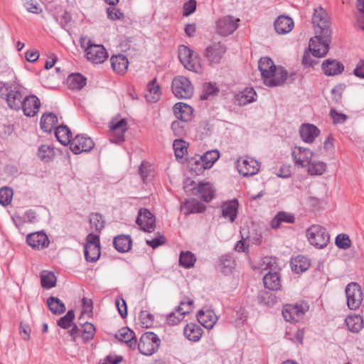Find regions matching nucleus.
I'll return each mask as SVG.
<instances>
[{"instance_id": "45", "label": "nucleus", "mask_w": 364, "mask_h": 364, "mask_svg": "<svg viewBox=\"0 0 364 364\" xmlns=\"http://www.w3.org/2000/svg\"><path fill=\"white\" fill-rule=\"evenodd\" d=\"M56 277L51 272H43L41 274V285L43 288L51 289L56 285Z\"/></svg>"}, {"instance_id": "59", "label": "nucleus", "mask_w": 364, "mask_h": 364, "mask_svg": "<svg viewBox=\"0 0 364 364\" xmlns=\"http://www.w3.org/2000/svg\"><path fill=\"white\" fill-rule=\"evenodd\" d=\"M203 93L200 96V98L202 100H207L209 97V96L214 95L215 93L218 92V89L215 85H213L210 82H208V83H205L203 85Z\"/></svg>"}, {"instance_id": "8", "label": "nucleus", "mask_w": 364, "mask_h": 364, "mask_svg": "<svg viewBox=\"0 0 364 364\" xmlns=\"http://www.w3.org/2000/svg\"><path fill=\"white\" fill-rule=\"evenodd\" d=\"M178 58L183 66L188 70L198 72L199 64L193 51L186 46H181L178 49Z\"/></svg>"}, {"instance_id": "24", "label": "nucleus", "mask_w": 364, "mask_h": 364, "mask_svg": "<svg viewBox=\"0 0 364 364\" xmlns=\"http://www.w3.org/2000/svg\"><path fill=\"white\" fill-rule=\"evenodd\" d=\"M197 319L205 328L211 329L215 324L218 317L212 310H200L197 314Z\"/></svg>"}, {"instance_id": "60", "label": "nucleus", "mask_w": 364, "mask_h": 364, "mask_svg": "<svg viewBox=\"0 0 364 364\" xmlns=\"http://www.w3.org/2000/svg\"><path fill=\"white\" fill-rule=\"evenodd\" d=\"M23 5L28 12L33 14H38L41 11V9L38 7V4L36 0H23Z\"/></svg>"}, {"instance_id": "62", "label": "nucleus", "mask_w": 364, "mask_h": 364, "mask_svg": "<svg viewBox=\"0 0 364 364\" xmlns=\"http://www.w3.org/2000/svg\"><path fill=\"white\" fill-rule=\"evenodd\" d=\"M330 117L333 119L334 124L343 123L347 119V116L346 114L337 112L335 109H331Z\"/></svg>"}, {"instance_id": "6", "label": "nucleus", "mask_w": 364, "mask_h": 364, "mask_svg": "<svg viewBox=\"0 0 364 364\" xmlns=\"http://www.w3.org/2000/svg\"><path fill=\"white\" fill-rule=\"evenodd\" d=\"M172 91L177 98L188 99L193 95V87L187 77L177 76L172 81Z\"/></svg>"}, {"instance_id": "39", "label": "nucleus", "mask_w": 364, "mask_h": 364, "mask_svg": "<svg viewBox=\"0 0 364 364\" xmlns=\"http://www.w3.org/2000/svg\"><path fill=\"white\" fill-rule=\"evenodd\" d=\"M84 255L87 262H95L100 256V248L98 245H85Z\"/></svg>"}, {"instance_id": "5", "label": "nucleus", "mask_w": 364, "mask_h": 364, "mask_svg": "<svg viewBox=\"0 0 364 364\" xmlns=\"http://www.w3.org/2000/svg\"><path fill=\"white\" fill-rule=\"evenodd\" d=\"M347 306L350 310H357L360 306L363 295L361 287L356 282H350L345 289Z\"/></svg>"}, {"instance_id": "35", "label": "nucleus", "mask_w": 364, "mask_h": 364, "mask_svg": "<svg viewBox=\"0 0 364 364\" xmlns=\"http://www.w3.org/2000/svg\"><path fill=\"white\" fill-rule=\"evenodd\" d=\"M202 328L195 323H188L184 328V336L191 341H198L202 336Z\"/></svg>"}, {"instance_id": "25", "label": "nucleus", "mask_w": 364, "mask_h": 364, "mask_svg": "<svg viewBox=\"0 0 364 364\" xmlns=\"http://www.w3.org/2000/svg\"><path fill=\"white\" fill-rule=\"evenodd\" d=\"M343 70V65L335 59H327L322 63V70L328 76L339 75Z\"/></svg>"}, {"instance_id": "47", "label": "nucleus", "mask_w": 364, "mask_h": 364, "mask_svg": "<svg viewBox=\"0 0 364 364\" xmlns=\"http://www.w3.org/2000/svg\"><path fill=\"white\" fill-rule=\"evenodd\" d=\"M258 301L267 306H272L277 302V297L274 294L267 291H262L257 296Z\"/></svg>"}, {"instance_id": "18", "label": "nucleus", "mask_w": 364, "mask_h": 364, "mask_svg": "<svg viewBox=\"0 0 364 364\" xmlns=\"http://www.w3.org/2000/svg\"><path fill=\"white\" fill-rule=\"evenodd\" d=\"M291 154L295 165L299 167H305L309 165L313 156V153L310 149L297 146L294 147Z\"/></svg>"}, {"instance_id": "23", "label": "nucleus", "mask_w": 364, "mask_h": 364, "mask_svg": "<svg viewBox=\"0 0 364 364\" xmlns=\"http://www.w3.org/2000/svg\"><path fill=\"white\" fill-rule=\"evenodd\" d=\"M301 138L304 142L312 143L319 135V129L311 124H303L299 129Z\"/></svg>"}, {"instance_id": "21", "label": "nucleus", "mask_w": 364, "mask_h": 364, "mask_svg": "<svg viewBox=\"0 0 364 364\" xmlns=\"http://www.w3.org/2000/svg\"><path fill=\"white\" fill-rule=\"evenodd\" d=\"M274 25L277 33L287 34L293 29L294 23L289 16L281 15L274 21Z\"/></svg>"}, {"instance_id": "13", "label": "nucleus", "mask_w": 364, "mask_h": 364, "mask_svg": "<svg viewBox=\"0 0 364 364\" xmlns=\"http://www.w3.org/2000/svg\"><path fill=\"white\" fill-rule=\"evenodd\" d=\"M94 142L90 137L77 135L70 143V149L75 154L90 151L94 147Z\"/></svg>"}, {"instance_id": "57", "label": "nucleus", "mask_w": 364, "mask_h": 364, "mask_svg": "<svg viewBox=\"0 0 364 364\" xmlns=\"http://www.w3.org/2000/svg\"><path fill=\"white\" fill-rule=\"evenodd\" d=\"M336 245L341 249L347 250L351 246V240L348 235L340 234L336 238Z\"/></svg>"}, {"instance_id": "42", "label": "nucleus", "mask_w": 364, "mask_h": 364, "mask_svg": "<svg viewBox=\"0 0 364 364\" xmlns=\"http://www.w3.org/2000/svg\"><path fill=\"white\" fill-rule=\"evenodd\" d=\"M237 207L238 204L236 200L224 204L222 210L223 216L229 218L231 222H234L237 217Z\"/></svg>"}, {"instance_id": "38", "label": "nucleus", "mask_w": 364, "mask_h": 364, "mask_svg": "<svg viewBox=\"0 0 364 364\" xmlns=\"http://www.w3.org/2000/svg\"><path fill=\"white\" fill-rule=\"evenodd\" d=\"M47 305L49 310L56 315L62 314L66 310L64 303L60 299L55 296H50L47 299Z\"/></svg>"}, {"instance_id": "46", "label": "nucleus", "mask_w": 364, "mask_h": 364, "mask_svg": "<svg viewBox=\"0 0 364 364\" xmlns=\"http://www.w3.org/2000/svg\"><path fill=\"white\" fill-rule=\"evenodd\" d=\"M196 261L195 255L190 251L181 252L179 256V263L186 268L193 267Z\"/></svg>"}, {"instance_id": "63", "label": "nucleus", "mask_w": 364, "mask_h": 364, "mask_svg": "<svg viewBox=\"0 0 364 364\" xmlns=\"http://www.w3.org/2000/svg\"><path fill=\"white\" fill-rule=\"evenodd\" d=\"M117 310L122 318L127 316V307L126 301L122 298H117L115 301Z\"/></svg>"}, {"instance_id": "31", "label": "nucleus", "mask_w": 364, "mask_h": 364, "mask_svg": "<svg viewBox=\"0 0 364 364\" xmlns=\"http://www.w3.org/2000/svg\"><path fill=\"white\" fill-rule=\"evenodd\" d=\"M58 122V118L54 113H45L41 119V128L45 132H50L57 127Z\"/></svg>"}, {"instance_id": "58", "label": "nucleus", "mask_w": 364, "mask_h": 364, "mask_svg": "<svg viewBox=\"0 0 364 364\" xmlns=\"http://www.w3.org/2000/svg\"><path fill=\"white\" fill-rule=\"evenodd\" d=\"M186 122L176 120L172 122L171 124V129L173 130L174 134L178 136H181L186 133Z\"/></svg>"}, {"instance_id": "56", "label": "nucleus", "mask_w": 364, "mask_h": 364, "mask_svg": "<svg viewBox=\"0 0 364 364\" xmlns=\"http://www.w3.org/2000/svg\"><path fill=\"white\" fill-rule=\"evenodd\" d=\"M262 239V233L257 229H252L247 232V235L245 237V240H247L249 242L256 245L261 244Z\"/></svg>"}, {"instance_id": "14", "label": "nucleus", "mask_w": 364, "mask_h": 364, "mask_svg": "<svg viewBox=\"0 0 364 364\" xmlns=\"http://www.w3.org/2000/svg\"><path fill=\"white\" fill-rule=\"evenodd\" d=\"M226 48L221 43H213L206 48L205 56L210 65L218 64L223 58Z\"/></svg>"}, {"instance_id": "30", "label": "nucleus", "mask_w": 364, "mask_h": 364, "mask_svg": "<svg viewBox=\"0 0 364 364\" xmlns=\"http://www.w3.org/2000/svg\"><path fill=\"white\" fill-rule=\"evenodd\" d=\"M112 68L114 72L118 74H124L127 68L129 62L127 58L123 55H114L110 59Z\"/></svg>"}, {"instance_id": "61", "label": "nucleus", "mask_w": 364, "mask_h": 364, "mask_svg": "<svg viewBox=\"0 0 364 364\" xmlns=\"http://www.w3.org/2000/svg\"><path fill=\"white\" fill-rule=\"evenodd\" d=\"M140 320L145 328H149L153 323L154 316L146 311H142L140 314Z\"/></svg>"}, {"instance_id": "11", "label": "nucleus", "mask_w": 364, "mask_h": 364, "mask_svg": "<svg viewBox=\"0 0 364 364\" xmlns=\"http://www.w3.org/2000/svg\"><path fill=\"white\" fill-rule=\"evenodd\" d=\"M259 164L252 158H240L237 161V168L244 176L256 174L259 170Z\"/></svg>"}, {"instance_id": "52", "label": "nucleus", "mask_w": 364, "mask_h": 364, "mask_svg": "<svg viewBox=\"0 0 364 364\" xmlns=\"http://www.w3.org/2000/svg\"><path fill=\"white\" fill-rule=\"evenodd\" d=\"M75 318V312L73 310H69L68 313L58 320V325L63 328H68L72 326Z\"/></svg>"}, {"instance_id": "15", "label": "nucleus", "mask_w": 364, "mask_h": 364, "mask_svg": "<svg viewBox=\"0 0 364 364\" xmlns=\"http://www.w3.org/2000/svg\"><path fill=\"white\" fill-rule=\"evenodd\" d=\"M26 242L29 246L35 250H43L49 245L50 241L43 231H38L28 234Z\"/></svg>"}, {"instance_id": "29", "label": "nucleus", "mask_w": 364, "mask_h": 364, "mask_svg": "<svg viewBox=\"0 0 364 364\" xmlns=\"http://www.w3.org/2000/svg\"><path fill=\"white\" fill-rule=\"evenodd\" d=\"M264 287L273 291L279 290L282 284L279 274L274 272H269L263 278Z\"/></svg>"}, {"instance_id": "4", "label": "nucleus", "mask_w": 364, "mask_h": 364, "mask_svg": "<svg viewBox=\"0 0 364 364\" xmlns=\"http://www.w3.org/2000/svg\"><path fill=\"white\" fill-rule=\"evenodd\" d=\"M220 157V153L218 150H210L206 151L200 156L199 159L196 160L191 164V171L196 175H199L205 169L210 168Z\"/></svg>"}, {"instance_id": "9", "label": "nucleus", "mask_w": 364, "mask_h": 364, "mask_svg": "<svg viewBox=\"0 0 364 364\" xmlns=\"http://www.w3.org/2000/svg\"><path fill=\"white\" fill-rule=\"evenodd\" d=\"M193 305V301L189 299L181 301L176 312H172L167 316V323L169 325H177L184 318V316L191 312Z\"/></svg>"}, {"instance_id": "17", "label": "nucleus", "mask_w": 364, "mask_h": 364, "mask_svg": "<svg viewBox=\"0 0 364 364\" xmlns=\"http://www.w3.org/2000/svg\"><path fill=\"white\" fill-rule=\"evenodd\" d=\"M306 309L302 305H286L282 310V315L288 322H298L304 316Z\"/></svg>"}, {"instance_id": "22", "label": "nucleus", "mask_w": 364, "mask_h": 364, "mask_svg": "<svg viewBox=\"0 0 364 364\" xmlns=\"http://www.w3.org/2000/svg\"><path fill=\"white\" fill-rule=\"evenodd\" d=\"M257 93L252 87H245L244 90L239 91L235 95V102L243 106L256 100Z\"/></svg>"}, {"instance_id": "53", "label": "nucleus", "mask_w": 364, "mask_h": 364, "mask_svg": "<svg viewBox=\"0 0 364 364\" xmlns=\"http://www.w3.org/2000/svg\"><path fill=\"white\" fill-rule=\"evenodd\" d=\"M326 168V164L321 161H315L309 164L308 172L311 175H321Z\"/></svg>"}, {"instance_id": "64", "label": "nucleus", "mask_w": 364, "mask_h": 364, "mask_svg": "<svg viewBox=\"0 0 364 364\" xmlns=\"http://www.w3.org/2000/svg\"><path fill=\"white\" fill-rule=\"evenodd\" d=\"M107 17L111 20H118L124 17L123 13L115 7H109L107 10Z\"/></svg>"}, {"instance_id": "19", "label": "nucleus", "mask_w": 364, "mask_h": 364, "mask_svg": "<svg viewBox=\"0 0 364 364\" xmlns=\"http://www.w3.org/2000/svg\"><path fill=\"white\" fill-rule=\"evenodd\" d=\"M22 109L25 115L34 117L39 111L41 102L36 95L25 96L22 102Z\"/></svg>"}, {"instance_id": "28", "label": "nucleus", "mask_w": 364, "mask_h": 364, "mask_svg": "<svg viewBox=\"0 0 364 364\" xmlns=\"http://www.w3.org/2000/svg\"><path fill=\"white\" fill-rule=\"evenodd\" d=\"M258 64L259 70L264 82L265 79L273 75V71L277 66L272 59L268 57L261 58Z\"/></svg>"}, {"instance_id": "40", "label": "nucleus", "mask_w": 364, "mask_h": 364, "mask_svg": "<svg viewBox=\"0 0 364 364\" xmlns=\"http://www.w3.org/2000/svg\"><path fill=\"white\" fill-rule=\"evenodd\" d=\"M345 322L349 331L353 333L359 332L363 327V321L360 316H348Z\"/></svg>"}, {"instance_id": "10", "label": "nucleus", "mask_w": 364, "mask_h": 364, "mask_svg": "<svg viewBox=\"0 0 364 364\" xmlns=\"http://www.w3.org/2000/svg\"><path fill=\"white\" fill-rule=\"evenodd\" d=\"M239 21L232 16H223L216 22L217 32L224 36L230 35L237 28Z\"/></svg>"}, {"instance_id": "7", "label": "nucleus", "mask_w": 364, "mask_h": 364, "mask_svg": "<svg viewBox=\"0 0 364 364\" xmlns=\"http://www.w3.org/2000/svg\"><path fill=\"white\" fill-rule=\"evenodd\" d=\"M160 339L153 332L144 333L138 343L139 350L144 355H151L159 348Z\"/></svg>"}, {"instance_id": "27", "label": "nucleus", "mask_w": 364, "mask_h": 364, "mask_svg": "<svg viewBox=\"0 0 364 364\" xmlns=\"http://www.w3.org/2000/svg\"><path fill=\"white\" fill-rule=\"evenodd\" d=\"M173 112L178 119L188 122L191 119L193 109L186 103L178 102L173 106Z\"/></svg>"}, {"instance_id": "50", "label": "nucleus", "mask_w": 364, "mask_h": 364, "mask_svg": "<svg viewBox=\"0 0 364 364\" xmlns=\"http://www.w3.org/2000/svg\"><path fill=\"white\" fill-rule=\"evenodd\" d=\"M82 337L85 341H89L94 337L95 333V328L91 323L85 322L82 324Z\"/></svg>"}, {"instance_id": "32", "label": "nucleus", "mask_w": 364, "mask_h": 364, "mask_svg": "<svg viewBox=\"0 0 364 364\" xmlns=\"http://www.w3.org/2000/svg\"><path fill=\"white\" fill-rule=\"evenodd\" d=\"M115 338L119 341L129 343V347L134 348L136 345V339L134 336L133 331L128 328H122L117 333L115 334Z\"/></svg>"}, {"instance_id": "26", "label": "nucleus", "mask_w": 364, "mask_h": 364, "mask_svg": "<svg viewBox=\"0 0 364 364\" xmlns=\"http://www.w3.org/2000/svg\"><path fill=\"white\" fill-rule=\"evenodd\" d=\"M23 98L21 92L16 89L11 90L6 95L7 104L14 110H20L22 108Z\"/></svg>"}, {"instance_id": "43", "label": "nucleus", "mask_w": 364, "mask_h": 364, "mask_svg": "<svg viewBox=\"0 0 364 364\" xmlns=\"http://www.w3.org/2000/svg\"><path fill=\"white\" fill-rule=\"evenodd\" d=\"M291 269L296 273L304 272L310 267V262L304 256H298L291 262Z\"/></svg>"}, {"instance_id": "41", "label": "nucleus", "mask_w": 364, "mask_h": 364, "mask_svg": "<svg viewBox=\"0 0 364 364\" xmlns=\"http://www.w3.org/2000/svg\"><path fill=\"white\" fill-rule=\"evenodd\" d=\"M148 90L145 94V97L147 101L151 102H155L159 100L160 97V88L159 85L156 82V78L152 80V81L147 86Z\"/></svg>"}, {"instance_id": "3", "label": "nucleus", "mask_w": 364, "mask_h": 364, "mask_svg": "<svg viewBox=\"0 0 364 364\" xmlns=\"http://www.w3.org/2000/svg\"><path fill=\"white\" fill-rule=\"evenodd\" d=\"M306 237L311 245L318 248L325 247L330 240L326 228L319 225H313L306 230Z\"/></svg>"}, {"instance_id": "36", "label": "nucleus", "mask_w": 364, "mask_h": 364, "mask_svg": "<svg viewBox=\"0 0 364 364\" xmlns=\"http://www.w3.org/2000/svg\"><path fill=\"white\" fill-rule=\"evenodd\" d=\"M205 210V205L196 199H189L184 202L182 205V210L184 211L185 214L202 213Z\"/></svg>"}, {"instance_id": "37", "label": "nucleus", "mask_w": 364, "mask_h": 364, "mask_svg": "<svg viewBox=\"0 0 364 364\" xmlns=\"http://www.w3.org/2000/svg\"><path fill=\"white\" fill-rule=\"evenodd\" d=\"M55 136L63 145L70 144L72 133L70 129L65 125H60L55 128Z\"/></svg>"}, {"instance_id": "34", "label": "nucleus", "mask_w": 364, "mask_h": 364, "mask_svg": "<svg viewBox=\"0 0 364 364\" xmlns=\"http://www.w3.org/2000/svg\"><path fill=\"white\" fill-rule=\"evenodd\" d=\"M113 244L118 252H126L131 249L132 240L129 236L122 235L114 238Z\"/></svg>"}, {"instance_id": "49", "label": "nucleus", "mask_w": 364, "mask_h": 364, "mask_svg": "<svg viewBox=\"0 0 364 364\" xmlns=\"http://www.w3.org/2000/svg\"><path fill=\"white\" fill-rule=\"evenodd\" d=\"M175 156L177 159H182L187 153V144L182 139H175L173 144Z\"/></svg>"}, {"instance_id": "51", "label": "nucleus", "mask_w": 364, "mask_h": 364, "mask_svg": "<svg viewBox=\"0 0 364 364\" xmlns=\"http://www.w3.org/2000/svg\"><path fill=\"white\" fill-rule=\"evenodd\" d=\"M53 155V150L49 145L43 144L38 148V156L41 160L48 161L51 159Z\"/></svg>"}, {"instance_id": "55", "label": "nucleus", "mask_w": 364, "mask_h": 364, "mask_svg": "<svg viewBox=\"0 0 364 364\" xmlns=\"http://www.w3.org/2000/svg\"><path fill=\"white\" fill-rule=\"evenodd\" d=\"M90 223L95 230L100 232L105 226V221L102 215L100 213H92L90 218Z\"/></svg>"}, {"instance_id": "20", "label": "nucleus", "mask_w": 364, "mask_h": 364, "mask_svg": "<svg viewBox=\"0 0 364 364\" xmlns=\"http://www.w3.org/2000/svg\"><path fill=\"white\" fill-rule=\"evenodd\" d=\"M272 74L265 79L264 84L268 87L280 86L287 80L288 73L282 66L277 67Z\"/></svg>"}, {"instance_id": "12", "label": "nucleus", "mask_w": 364, "mask_h": 364, "mask_svg": "<svg viewBox=\"0 0 364 364\" xmlns=\"http://www.w3.org/2000/svg\"><path fill=\"white\" fill-rule=\"evenodd\" d=\"M154 215L149 210L146 208L139 210L136 223L144 232H153L156 227Z\"/></svg>"}, {"instance_id": "54", "label": "nucleus", "mask_w": 364, "mask_h": 364, "mask_svg": "<svg viewBox=\"0 0 364 364\" xmlns=\"http://www.w3.org/2000/svg\"><path fill=\"white\" fill-rule=\"evenodd\" d=\"M13 191L10 188L4 187L0 188V203L6 206L11 202Z\"/></svg>"}, {"instance_id": "2", "label": "nucleus", "mask_w": 364, "mask_h": 364, "mask_svg": "<svg viewBox=\"0 0 364 364\" xmlns=\"http://www.w3.org/2000/svg\"><path fill=\"white\" fill-rule=\"evenodd\" d=\"M80 43L86 51L87 58L92 63H102L108 58V53L102 45L93 44L87 38H82Z\"/></svg>"}, {"instance_id": "48", "label": "nucleus", "mask_w": 364, "mask_h": 364, "mask_svg": "<svg viewBox=\"0 0 364 364\" xmlns=\"http://www.w3.org/2000/svg\"><path fill=\"white\" fill-rule=\"evenodd\" d=\"M357 13L355 14L356 25L364 31V0H357Z\"/></svg>"}, {"instance_id": "33", "label": "nucleus", "mask_w": 364, "mask_h": 364, "mask_svg": "<svg viewBox=\"0 0 364 364\" xmlns=\"http://www.w3.org/2000/svg\"><path fill=\"white\" fill-rule=\"evenodd\" d=\"M197 192L205 202L210 201L215 196V189L210 183H200Z\"/></svg>"}, {"instance_id": "16", "label": "nucleus", "mask_w": 364, "mask_h": 364, "mask_svg": "<svg viewBox=\"0 0 364 364\" xmlns=\"http://www.w3.org/2000/svg\"><path fill=\"white\" fill-rule=\"evenodd\" d=\"M110 129L113 134L110 139L111 142L120 144L124 141V133L127 131L126 119H122L117 122L112 121Z\"/></svg>"}, {"instance_id": "44", "label": "nucleus", "mask_w": 364, "mask_h": 364, "mask_svg": "<svg viewBox=\"0 0 364 364\" xmlns=\"http://www.w3.org/2000/svg\"><path fill=\"white\" fill-rule=\"evenodd\" d=\"M69 87L73 90H80L86 85V78L80 73L72 74L68 77Z\"/></svg>"}, {"instance_id": "1", "label": "nucleus", "mask_w": 364, "mask_h": 364, "mask_svg": "<svg viewBox=\"0 0 364 364\" xmlns=\"http://www.w3.org/2000/svg\"><path fill=\"white\" fill-rule=\"evenodd\" d=\"M312 23L315 36L310 39L309 48L314 56L322 58L328 53L331 42V22L324 9H314Z\"/></svg>"}]
</instances>
